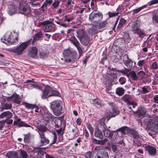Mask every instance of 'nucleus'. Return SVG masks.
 Segmentation results:
<instances>
[{
  "label": "nucleus",
  "mask_w": 158,
  "mask_h": 158,
  "mask_svg": "<svg viewBox=\"0 0 158 158\" xmlns=\"http://www.w3.org/2000/svg\"><path fill=\"white\" fill-rule=\"evenodd\" d=\"M105 118H102L99 122V128L103 132L104 136L112 141H114L116 138H120L118 136V133L116 131L111 132L110 131L104 123Z\"/></svg>",
  "instance_id": "f257e3e1"
},
{
  "label": "nucleus",
  "mask_w": 158,
  "mask_h": 158,
  "mask_svg": "<svg viewBox=\"0 0 158 158\" xmlns=\"http://www.w3.org/2000/svg\"><path fill=\"white\" fill-rule=\"evenodd\" d=\"M18 36L16 32L12 33L8 32L1 39V40L2 42L8 45L16 44L17 43Z\"/></svg>",
  "instance_id": "f03ea898"
},
{
  "label": "nucleus",
  "mask_w": 158,
  "mask_h": 158,
  "mask_svg": "<svg viewBox=\"0 0 158 158\" xmlns=\"http://www.w3.org/2000/svg\"><path fill=\"white\" fill-rule=\"evenodd\" d=\"M117 131H121L122 133L124 134H126V132H128L130 136L133 137L135 139H137L139 142H142L143 140V137L135 130L130 129L125 127L118 129Z\"/></svg>",
  "instance_id": "7ed1b4c3"
},
{
  "label": "nucleus",
  "mask_w": 158,
  "mask_h": 158,
  "mask_svg": "<svg viewBox=\"0 0 158 158\" xmlns=\"http://www.w3.org/2000/svg\"><path fill=\"white\" fill-rule=\"evenodd\" d=\"M67 38L70 40L71 42L77 48L78 52L81 56L83 53L81 46L77 40L73 36V33L71 32L70 30H69L67 31Z\"/></svg>",
  "instance_id": "20e7f679"
},
{
  "label": "nucleus",
  "mask_w": 158,
  "mask_h": 158,
  "mask_svg": "<svg viewBox=\"0 0 158 158\" xmlns=\"http://www.w3.org/2000/svg\"><path fill=\"white\" fill-rule=\"evenodd\" d=\"M17 11L19 13L27 16L30 15L31 12V7L26 3L22 2L19 3L18 8Z\"/></svg>",
  "instance_id": "39448f33"
},
{
  "label": "nucleus",
  "mask_w": 158,
  "mask_h": 158,
  "mask_svg": "<svg viewBox=\"0 0 158 158\" xmlns=\"http://www.w3.org/2000/svg\"><path fill=\"white\" fill-rule=\"evenodd\" d=\"M129 26L131 27V30L133 33L138 34L139 37L143 38V35H146L144 32L141 31L135 22H131L129 23Z\"/></svg>",
  "instance_id": "423d86ee"
},
{
  "label": "nucleus",
  "mask_w": 158,
  "mask_h": 158,
  "mask_svg": "<svg viewBox=\"0 0 158 158\" xmlns=\"http://www.w3.org/2000/svg\"><path fill=\"white\" fill-rule=\"evenodd\" d=\"M30 43V40L22 43L19 46L13 48L12 51L17 55H20Z\"/></svg>",
  "instance_id": "0eeeda50"
},
{
  "label": "nucleus",
  "mask_w": 158,
  "mask_h": 158,
  "mask_svg": "<svg viewBox=\"0 0 158 158\" xmlns=\"http://www.w3.org/2000/svg\"><path fill=\"white\" fill-rule=\"evenodd\" d=\"M103 17V15L98 11H93L89 16V19L91 22L96 23L101 20Z\"/></svg>",
  "instance_id": "6e6552de"
},
{
  "label": "nucleus",
  "mask_w": 158,
  "mask_h": 158,
  "mask_svg": "<svg viewBox=\"0 0 158 158\" xmlns=\"http://www.w3.org/2000/svg\"><path fill=\"white\" fill-rule=\"evenodd\" d=\"M38 131L41 139V142L42 143H48L49 140L45 139V135L44 133L47 130V128L43 126H38L37 127Z\"/></svg>",
  "instance_id": "1a4fd4ad"
},
{
  "label": "nucleus",
  "mask_w": 158,
  "mask_h": 158,
  "mask_svg": "<svg viewBox=\"0 0 158 158\" xmlns=\"http://www.w3.org/2000/svg\"><path fill=\"white\" fill-rule=\"evenodd\" d=\"M119 113V111L118 109H109L108 110H107L106 115L107 121L111 118L118 114Z\"/></svg>",
  "instance_id": "9d476101"
},
{
  "label": "nucleus",
  "mask_w": 158,
  "mask_h": 158,
  "mask_svg": "<svg viewBox=\"0 0 158 158\" xmlns=\"http://www.w3.org/2000/svg\"><path fill=\"white\" fill-rule=\"evenodd\" d=\"M131 96L128 94H126L124 95L121 98L122 100L127 103V104L130 106H132V107L135 108V106H137V103L134 102H131L130 101Z\"/></svg>",
  "instance_id": "9b49d317"
},
{
  "label": "nucleus",
  "mask_w": 158,
  "mask_h": 158,
  "mask_svg": "<svg viewBox=\"0 0 158 158\" xmlns=\"http://www.w3.org/2000/svg\"><path fill=\"white\" fill-rule=\"evenodd\" d=\"M57 84L56 83L52 81L50 82V96H59L60 93L54 89L55 87H57Z\"/></svg>",
  "instance_id": "f8f14e48"
},
{
  "label": "nucleus",
  "mask_w": 158,
  "mask_h": 158,
  "mask_svg": "<svg viewBox=\"0 0 158 158\" xmlns=\"http://www.w3.org/2000/svg\"><path fill=\"white\" fill-rule=\"evenodd\" d=\"M80 56H78L76 51H73L70 57H66L65 58V60L68 63H73L75 60L78 59Z\"/></svg>",
  "instance_id": "ddd939ff"
},
{
  "label": "nucleus",
  "mask_w": 158,
  "mask_h": 158,
  "mask_svg": "<svg viewBox=\"0 0 158 158\" xmlns=\"http://www.w3.org/2000/svg\"><path fill=\"white\" fill-rule=\"evenodd\" d=\"M122 56L123 54L120 51L115 52L111 56V60L114 62H117L121 59Z\"/></svg>",
  "instance_id": "4468645a"
},
{
  "label": "nucleus",
  "mask_w": 158,
  "mask_h": 158,
  "mask_svg": "<svg viewBox=\"0 0 158 158\" xmlns=\"http://www.w3.org/2000/svg\"><path fill=\"white\" fill-rule=\"evenodd\" d=\"M52 121L53 124L57 128H58L62 124L61 120L58 118H54L50 116V121Z\"/></svg>",
  "instance_id": "2eb2a0df"
},
{
  "label": "nucleus",
  "mask_w": 158,
  "mask_h": 158,
  "mask_svg": "<svg viewBox=\"0 0 158 158\" xmlns=\"http://www.w3.org/2000/svg\"><path fill=\"white\" fill-rule=\"evenodd\" d=\"M127 57V60H124V64L129 68H132L135 66V62L132 61L131 59L128 58V56Z\"/></svg>",
  "instance_id": "dca6fc26"
},
{
  "label": "nucleus",
  "mask_w": 158,
  "mask_h": 158,
  "mask_svg": "<svg viewBox=\"0 0 158 158\" xmlns=\"http://www.w3.org/2000/svg\"><path fill=\"white\" fill-rule=\"evenodd\" d=\"M38 50L36 47H32L29 50L28 56L33 58H34L37 55Z\"/></svg>",
  "instance_id": "f3484780"
},
{
  "label": "nucleus",
  "mask_w": 158,
  "mask_h": 158,
  "mask_svg": "<svg viewBox=\"0 0 158 158\" xmlns=\"http://www.w3.org/2000/svg\"><path fill=\"white\" fill-rule=\"evenodd\" d=\"M145 148L146 150L148 151L149 153L151 155H154L156 153V148L152 146H146L145 147Z\"/></svg>",
  "instance_id": "a211bd4d"
},
{
  "label": "nucleus",
  "mask_w": 158,
  "mask_h": 158,
  "mask_svg": "<svg viewBox=\"0 0 158 158\" xmlns=\"http://www.w3.org/2000/svg\"><path fill=\"white\" fill-rule=\"evenodd\" d=\"M99 123L98 124V128L95 130L94 135L96 137L101 139H102L103 136L102 132V131L99 129Z\"/></svg>",
  "instance_id": "6ab92c4d"
},
{
  "label": "nucleus",
  "mask_w": 158,
  "mask_h": 158,
  "mask_svg": "<svg viewBox=\"0 0 158 158\" xmlns=\"http://www.w3.org/2000/svg\"><path fill=\"white\" fill-rule=\"evenodd\" d=\"M11 100L13 102L19 104L21 102V98L19 95L16 94H14L10 98Z\"/></svg>",
  "instance_id": "aec40b11"
},
{
  "label": "nucleus",
  "mask_w": 158,
  "mask_h": 158,
  "mask_svg": "<svg viewBox=\"0 0 158 158\" xmlns=\"http://www.w3.org/2000/svg\"><path fill=\"white\" fill-rule=\"evenodd\" d=\"M40 25H43V29L45 32H48L49 31V21H45L41 22Z\"/></svg>",
  "instance_id": "412c9836"
},
{
  "label": "nucleus",
  "mask_w": 158,
  "mask_h": 158,
  "mask_svg": "<svg viewBox=\"0 0 158 158\" xmlns=\"http://www.w3.org/2000/svg\"><path fill=\"white\" fill-rule=\"evenodd\" d=\"M79 40L81 43L85 46L87 45L89 43V38L87 35Z\"/></svg>",
  "instance_id": "4be33fe9"
},
{
  "label": "nucleus",
  "mask_w": 158,
  "mask_h": 158,
  "mask_svg": "<svg viewBox=\"0 0 158 158\" xmlns=\"http://www.w3.org/2000/svg\"><path fill=\"white\" fill-rule=\"evenodd\" d=\"M16 8V5L14 4L9 6L8 7V14L10 15H12L15 13L17 11Z\"/></svg>",
  "instance_id": "5701e85b"
},
{
  "label": "nucleus",
  "mask_w": 158,
  "mask_h": 158,
  "mask_svg": "<svg viewBox=\"0 0 158 158\" xmlns=\"http://www.w3.org/2000/svg\"><path fill=\"white\" fill-rule=\"evenodd\" d=\"M77 37L79 39H81L87 35L83 29H79L77 30Z\"/></svg>",
  "instance_id": "b1692460"
},
{
  "label": "nucleus",
  "mask_w": 158,
  "mask_h": 158,
  "mask_svg": "<svg viewBox=\"0 0 158 158\" xmlns=\"http://www.w3.org/2000/svg\"><path fill=\"white\" fill-rule=\"evenodd\" d=\"M134 114L139 117L148 114L147 113L145 109H138L137 111L134 112Z\"/></svg>",
  "instance_id": "393cba45"
},
{
  "label": "nucleus",
  "mask_w": 158,
  "mask_h": 158,
  "mask_svg": "<svg viewBox=\"0 0 158 158\" xmlns=\"http://www.w3.org/2000/svg\"><path fill=\"white\" fill-rule=\"evenodd\" d=\"M74 127L72 129V131H70V134L72 135L71 139H73L75 137H77L78 135L79 130L76 127L74 126Z\"/></svg>",
  "instance_id": "a878e982"
},
{
  "label": "nucleus",
  "mask_w": 158,
  "mask_h": 158,
  "mask_svg": "<svg viewBox=\"0 0 158 158\" xmlns=\"http://www.w3.org/2000/svg\"><path fill=\"white\" fill-rule=\"evenodd\" d=\"M49 93V87L46 85L44 91L43 92V95L42 97L43 99H45L49 97L48 95Z\"/></svg>",
  "instance_id": "bb28decb"
},
{
  "label": "nucleus",
  "mask_w": 158,
  "mask_h": 158,
  "mask_svg": "<svg viewBox=\"0 0 158 158\" xmlns=\"http://www.w3.org/2000/svg\"><path fill=\"white\" fill-rule=\"evenodd\" d=\"M14 124H17L19 126H24L25 127H29L30 126L22 121H21V119L20 118L17 119L16 120L14 121Z\"/></svg>",
  "instance_id": "cd10ccee"
},
{
  "label": "nucleus",
  "mask_w": 158,
  "mask_h": 158,
  "mask_svg": "<svg viewBox=\"0 0 158 158\" xmlns=\"http://www.w3.org/2000/svg\"><path fill=\"white\" fill-rule=\"evenodd\" d=\"M12 116V114L10 111L4 112L2 113L0 115V118H2L5 117L6 118H9Z\"/></svg>",
  "instance_id": "c85d7f7f"
},
{
  "label": "nucleus",
  "mask_w": 158,
  "mask_h": 158,
  "mask_svg": "<svg viewBox=\"0 0 158 158\" xmlns=\"http://www.w3.org/2000/svg\"><path fill=\"white\" fill-rule=\"evenodd\" d=\"M51 109H56L59 108V109H61L62 107H60V104L59 102L57 101H54L51 104Z\"/></svg>",
  "instance_id": "c756f323"
},
{
  "label": "nucleus",
  "mask_w": 158,
  "mask_h": 158,
  "mask_svg": "<svg viewBox=\"0 0 158 158\" xmlns=\"http://www.w3.org/2000/svg\"><path fill=\"white\" fill-rule=\"evenodd\" d=\"M22 103L25 107L27 108L28 109H37L38 108V107L37 106L34 105L30 104L25 102H22Z\"/></svg>",
  "instance_id": "7c9ffc66"
},
{
  "label": "nucleus",
  "mask_w": 158,
  "mask_h": 158,
  "mask_svg": "<svg viewBox=\"0 0 158 158\" xmlns=\"http://www.w3.org/2000/svg\"><path fill=\"white\" fill-rule=\"evenodd\" d=\"M125 90L122 87H118L116 90V94L119 96L123 95L124 93Z\"/></svg>",
  "instance_id": "2f4dec72"
},
{
  "label": "nucleus",
  "mask_w": 158,
  "mask_h": 158,
  "mask_svg": "<svg viewBox=\"0 0 158 158\" xmlns=\"http://www.w3.org/2000/svg\"><path fill=\"white\" fill-rule=\"evenodd\" d=\"M26 87L29 89H32L34 88H35L38 89H41V88L38 86L35 85L33 83H29L26 85Z\"/></svg>",
  "instance_id": "473e14b6"
},
{
  "label": "nucleus",
  "mask_w": 158,
  "mask_h": 158,
  "mask_svg": "<svg viewBox=\"0 0 158 158\" xmlns=\"http://www.w3.org/2000/svg\"><path fill=\"white\" fill-rule=\"evenodd\" d=\"M124 40L122 38L117 39L114 42V44L117 46H119L122 45L124 43Z\"/></svg>",
  "instance_id": "72a5a7b5"
},
{
  "label": "nucleus",
  "mask_w": 158,
  "mask_h": 158,
  "mask_svg": "<svg viewBox=\"0 0 158 158\" xmlns=\"http://www.w3.org/2000/svg\"><path fill=\"white\" fill-rule=\"evenodd\" d=\"M73 51L71 49H67L63 51V54L64 56H68V57L70 58L71 56Z\"/></svg>",
  "instance_id": "f704fd0d"
},
{
  "label": "nucleus",
  "mask_w": 158,
  "mask_h": 158,
  "mask_svg": "<svg viewBox=\"0 0 158 158\" xmlns=\"http://www.w3.org/2000/svg\"><path fill=\"white\" fill-rule=\"evenodd\" d=\"M90 102L91 103L98 106H101L102 105L101 104V101L98 98L92 99L90 101Z\"/></svg>",
  "instance_id": "c9c22d12"
},
{
  "label": "nucleus",
  "mask_w": 158,
  "mask_h": 158,
  "mask_svg": "<svg viewBox=\"0 0 158 158\" xmlns=\"http://www.w3.org/2000/svg\"><path fill=\"white\" fill-rule=\"evenodd\" d=\"M96 27L95 26H93L91 28L88 29V32L91 35H93L97 33L98 32L96 29Z\"/></svg>",
  "instance_id": "e433bc0d"
},
{
  "label": "nucleus",
  "mask_w": 158,
  "mask_h": 158,
  "mask_svg": "<svg viewBox=\"0 0 158 158\" xmlns=\"http://www.w3.org/2000/svg\"><path fill=\"white\" fill-rule=\"evenodd\" d=\"M108 23L106 20L102 21L99 23L97 25V27L100 29L105 27L107 24Z\"/></svg>",
  "instance_id": "4c0bfd02"
},
{
  "label": "nucleus",
  "mask_w": 158,
  "mask_h": 158,
  "mask_svg": "<svg viewBox=\"0 0 158 158\" xmlns=\"http://www.w3.org/2000/svg\"><path fill=\"white\" fill-rule=\"evenodd\" d=\"M126 20L124 19H121L119 20V22L117 27V28L118 29L121 28L126 23Z\"/></svg>",
  "instance_id": "58836bf2"
},
{
  "label": "nucleus",
  "mask_w": 158,
  "mask_h": 158,
  "mask_svg": "<svg viewBox=\"0 0 158 158\" xmlns=\"http://www.w3.org/2000/svg\"><path fill=\"white\" fill-rule=\"evenodd\" d=\"M100 158H109L108 153L105 151H103L100 153V155L99 156Z\"/></svg>",
  "instance_id": "ea45409f"
},
{
  "label": "nucleus",
  "mask_w": 158,
  "mask_h": 158,
  "mask_svg": "<svg viewBox=\"0 0 158 158\" xmlns=\"http://www.w3.org/2000/svg\"><path fill=\"white\" fill-rule=\"evenodd\" d=\"M42 36V33L39 32L35 34V35L33 37V41L40 40Z\"/></svg>",
  "instance_id": "a19ab883"
},
{
  "label": "nucleus",
  "mask_w": 158,
  "mask_h": 158,
  "mask_svg": "<svg viewBox=\"0 0 158 158\" xmlns=\"http://www.w3.org/2000/svg\"><path fill=\"white\" fill-rule=\"evenodd\" d=\"M152 131L155 133H158V121H156L155 126L152 129Z\"/></svg>",
  "instance_id": "79ce46f5"
},
{
  "label": "nucleus",
  "mask_w": 158,
  "mask_h": 158,
  "mask_svg": "<svg viewBox=\"0 0 158 158\" xmlns=\"http://www.w3.org/2000/svg\"><path fill=\"white\" fill-rule=\"evenodd\" d=\"M129 74L131 76L134 80H136L139 78V77L137 76L136 73L134 71H132L129 72Z\"/></svg>",
  "instance_id": "37998d69"
},
{
  "label": "nucleus",
  "mask_w": 158,
  "mask_h": 158,
  "mask_svg": "<svg viewBox=\"0 0 158 158\" xmlns=\"http://www.w3.org/2000/svg\"><path fill=\"white\" fill-rule=\"evenodd\" d=\"M113 76L114 77L116 76V74H115L114 73H113V75H112V73L111 74H107L106 76V79L107 80H108L109 81L108 82L109 83H110L112 81V77H113Z\"/></svg>",
  "instance_id": "c03bdc74"
},
{
  "label": "nucleus",
  "mask_w": 158,
  "mask_h": 158,
  "mask_svg": "<svg viewBox=\"0 0 158 158\" xmlns=\"http://www.w3.org/2000/svg\"><path fill=\"white\" fill-rule=\"evenodd\" d=\"M27 154L26 152L23 150H22L20 152V156L19 158H27Z\"/></svg>",
  "instance_id": "a18cd8bd"
},
{
  "label": "nucleus",
  "mask_w": 158,
  "mask_h": 158,
  "mask_svg": "<svg viewBox=\"0 0 158 158\" xmlns=\"http://www.w3.org/2000/svg\"><path fill=\"white\" fill-rule=\"evenodd\" d=\"M158 68V64L156 62H153L152 64L150 65V69L151 70H156Z\"/></svg>",
  "instance_id": "49530a36"
},
{
  "label": "nucleus",
  "mask_w": 158,
  "mask_h": 158,
  "mask_svg": "<svg viewBox=\"0 0 158 158\" xmlns=\"http://www.w3.org/2000/svg\"><path fill=\"white\" fill-rule=\"evenodd\" d=\"M53 135V141L52 143H50V145L55 143L56 141L57 137L56 132L55 131H52V132Z\"/></svg>",
  "instance_id": "de8ad7c7"
},
{
  "label": "nucleus",
  "mask_w": 158,
  "mask_h": 158,
  "mask_svg": "<svg viewBox=\"0 0 158 158\" xmlns=\"http://www.w3.org/2000/svg\"><path fill=\"white\" fill-rule=\"evenodd\" d=\"M54 114L56 115L59 116L61 112V109H52Z\"/></svg>",
  "instance_id": "09e8293b"
},
{
  "label": "nucleus",
  "mask_w": 158,
  "mask_h": 158,
  "mask_svg": "<svg viewBox=\"0 0 158 158\" xmlns=\"http://www.w3.org/2000/svg\"><path fill=\"white\" fill-rule=\"evenodd\" d=\"M124 41L125 40L130 41L131 38L130 37L128 33L125 32L123 35Z\"/></svg>",
  "instance_id": "8fccbe9b"
},
{
  "label": "nucleus",
  "mask_w": 158,
  "mask_h": 158,
  "mask_svg": "<svg viewBox=\"0 0 158 158\" xmlns=\"http://www.w3.org/2000/svg\"><path fill=\"white\" fill-rule=\"evenodd\" d=\"M126 79L124 77H121L119 79V82L121 85L124 84L126 82Z\"/></svg>",
  "instance_id": "3c124183"
},
{
  "label": "nucleus",
  "mask_w": 158,
  "mask_h": 158,
  "mask_svg": "<svg viewBox=\"0 0 158 158\" xmlns=\"http://www.w3.org/2000/svg\"><path fill=\"white\" fill-rule=\"evenodd\" d=\"M130 71L129 69L125 68L124 70H117V72L119 73H122L127 75L128 74V72Z\"/></svg>",
  "instance_id": "603ef678"
},
{
  "label": "nucleus",
  "mask_w": 158,
  "mask_h": 158,
  "mask_svg": "<svg viewBox=\"0 0 158 158\" xmlns=\"http://www.w3.org/2000/svg\"><path fill=\"white\" fill-rule=\"evenodd\" d=\"M86 125L87 128L89 130L90 134L91 135L93 134V133L94 129L90 124L87 123Z\"/></svg>",
  "instance_id": "864d4df0"
},
{
  "label": "nucleus",
  "mask_w": 158,
  "mask_h": 158,
  "mask_svg": "<svg viewBox=\"0 0 158 158\" xmlns=\"http://www.w3.org/2000/svg\"><path fill=\"white\" fill-rule=\"evenodd\" d=\"M152 20L154 23H158V14H156L153 15Z\"/></svg>",
  "instance_id": "5fc2aeb1"
},
{
  "label": "nucleus",
  "mask_w": 158,
  "mask_h": 158,
  "mask_svg": "<svg viewBox=\"0 0 158 158\" xmlns=\"http://www.w3.org/2000/svg\"><path fill=\"white\" fill-rule=\"evenodd\" d=\"M158 3V0H152L149 2L147 4L149 6H151V5L156 4Z\"/></svg>",
  "instance_id": "6e6d98bb"
},
{
  "label": "nucleus",
  "mask_w": 158,
  "mask_h": 158,
  "mask_svg": "<svg viewBox=\"0 0 158 158\" xmlns=\"http://www.w3.org/2000/svg\"><path fill=\"white\" fill-rule=\"evenodd\" d=\"M108 15L110 17H113L116 16L118 15V13H114L110 12H109L108 13Z\"/></svg>",
  "instance_id": "4d7b16f0"
},
{
  "label": "nucleus",
  "mask_w": 158,
  "mask_h": 158,
  "mask_svg": "<svg viewBox=\"0 0 158 158\" xmlns=\"http://www.w3.org/2000/svg\"><path fill=\"white\" fill-rule=\"evenodd\" d=\"M92 152H90L89 151L87 152L85 154V158H91V156L92 155Z\"/></svg>",
  "instance_id": "13d9d810"
},
{
  "label": "nucleus",
  "mask_w": 158,
  "mask_h": 158,
  "mask_svg": "<svg viewBox=\"0 0 158 158\" xmlns=\"http://www.w3.org/2000/svg\"><path fill=\"white\" fill-rule=\"evenodd\" d=\"M30 1L29 2L31 4V6H36L37 5H39V4L38 3H36L35 2V0H30Z\"/></svg>",
  "instance_id": "bf43d9fd"
},
{
  "label": "nucleus",
  "mask_w": 158,
  "mask_h": 158,
  "mask_svg": "<svg viewBox=\"0 0 158 158\" xmlns=\"http://www.w3.org/2000/svg\"><path fill=\"white\" fill-rule=\"evenodd\" d=\"M108 139L107 138H105L102 140H99V144L101 145H103L107 142Z\"/></svg>",
  "instance_id": "052dcab7"
},
{
  "label": "nucleus",
  "mask_w": 158,
  "mask_h": 158,
  "mask_svg": "<svg viewBox=\"0 0 158 158\" xmlns=\"http://www.w3.org/2000/svg\"><path fill=\"white\" fill-rule=\"evenodd\" d=\"M55 30V25L50 22V31H53Z\"/></svg>",
  "instance_id": "680f3d73"
},
{
  "label": "nucleus",
  "mask_w": 158,
  "mask_h": 158,
  "mask_svg": "<svg viewBox=\"0 0 158 158\" xmlns=\"http://www.w3.org/2000/svg\"><path fill=\"white\" fill-rule=\"evenodd\" d=\"M60 2L58 1H55L52 4V6L54 8H57L59 5Z\"/></svg>",
  "instance_id": "e2e57ef3"
},
{
  "label": "nucleus",
  "mask_w": 158,
  "mask_h": 158,
  "mask_svg": "<svg viewBox=\"0 0 158 158\" xmlns=\"http://www.w3.org/2000/svg\"><path fill=\"white\" fill-rule=\"evenodd\" d=\"M145 64V61L143 60H140L138 61L137 64L139 67H142Z\"/></svg>",
  "instance_id": "0e129e2a"
},
{
  "label": "nucleus",
  "mask_w": 158,
  "mask_h": 158,
  "mask_svg": "<svg viewBox=\"0 0 158 158\" xmlns=\"http://www.w3.org/2000/svg\"><path fill=\"white\" fill-rule=\"evenodd\" d=\"M111 147L112 150L114 152H115L117 151V146L116 144H112L111 145Z\"/></svg>",
  "instance_id": "69168bd1"
},
{
  "label": "nucleus",
  "mask_w": 158,
  "mask_h": 158,
  "mask_svg": "<svg viewBox=\"0 0 158 158\" xmlns=\"http://www.w3.org/2000/svg\"><path fill=\"white\" fill-rule=\"evenodd\" d=\"M141 92H142L143 93L145 94L149 92V91L144 86L142 88V90Z\"/></svg>",
  "instance_id": "338daca9"
},
{
  "label": "nucleus",
  "mask_w": 158,
  "mask_h": 158,
  "mask_svg": "<svg viewBox=\"0 0 158 158\" xmlns=\"http://www.w3.org/2000/svg\"><path fill=\"white\" fill-rule=\"evenodd\" d=\"M39 55L41 58L44 57L46 56V54L44 52H40Z\"/></svg>",
  "instance_id": "774afa93"
}]
</instances>
